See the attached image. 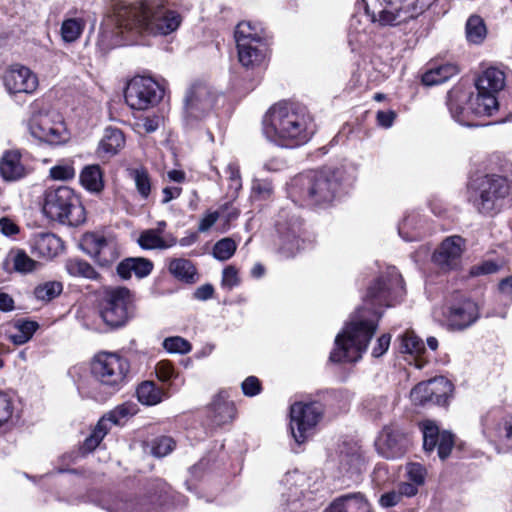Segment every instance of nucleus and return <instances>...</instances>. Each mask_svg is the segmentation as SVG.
I'll list each match as a JSON object with an SVG mask.
<instances>
[{
  "label": "nucleus",
  "instance_id": "obj_29",
  "mask_svg": "<svg viewBox=\"0 0 512 512\" xmlns=\"http://www.w3.org/2000/svg\"><path fill=\"white\" fill-rule=\"evenodd\" d=\"M505 86V74L503 71L490 67L486 69L476 81V90L482 93L496 96Z\"/></svg>",
  "mask_w": 512,
  "mask_h": 512
},
{
  "label": "nucleus",
  "instance_id": "obj_41",
  "mask_svg": "<svg viewBox=\"0 0 512 512\" xmlns=\"http://www.w3.org/2000/svg\"><path fill=\"white\" fill-rule=\"evenodd\" d=\"M467 41L472 44H481L487 36L486 24L482 17L471 15L465 26Z\"/></svg>",
  "mask_w": 512,
  "mask_h": 512
},
{
  "label": "nucleus",
  "instance_id": "obj_63",
  "mask_svg": "<svg viewBox=\"0 0 512 512\" xmlns=\"http://www.w3.org/2000/svg\"><path fill=\"white\" fill-rule=\"evenodd\" d=\"M391 336L389 334H383L377 339V344L372 350V356L378 358L382 356L389 348Z\"/></svg>",
  "mask_w": 512,
  "mask_h": 512
},
{
  "label": "nucleus",
  "instance_id": "obj_60",
  "mask_svg": "<svg viewBox=\"0 0 512 512\" xmlns=\"http://www.w3.org/2000/svg\"><path fill=\"white\" fill-rule=\"evenodd\" d=\"M239 284L238 272L234 266H228L223 270L222 285L228 289Z\"/></svg>",
  "mask_w": 512,
  "mask_h": 512
},
{
  "label": "nucleus",
  "instance_id": "obj_4",
  "mask_svg": "<svg viewBox=\"0 0 512 512\" xmlns=\"http://www.w3.org/2000/svg\"><path fill=\"white\" fill-rule=\"evenodd\" d=\"M340 188L337 175L331 171H308L295 176L289 184V195L302 205L331 203Z\"/></svg>",
  "mask_w": 512,
  "mask_h": 512
},
{
  "label": "nucleus",
  "instance_id": "obj_30",
  "mask_svg": "<svg viewBox=\"0 0 512 512\" xmlns=\"http://www.w3.org/2000/svg\"><path fill=\"white\" fill-rule=\"evenodd\" d=\"M137 242L145 250H163L175 246L177 238L172 233L160 235L153 229H147L141 232Z\"/></svg>",
  "mask_w": 512,
  "mask_h": 512
},
{
  "label": "nucleus",
  "instance_id": "obj_2",
  "mask_svg": "<svg viewBox=\"0 0 512 512\" xmlns=\"http://www.w3.org/2000/svg\"><path fill=\"white\" fill-rule=\"evenodd\" d=\"M166 0H141L116 10L115 31L103 29L100 37L105 49L132 44L142 34L168 35L179 27L181 16L165 8Z\"/></svg>",
  "mask_w": 512,
  "mask_h": 512
},
{
  "label": "nucleus",
  "instance_id": "obj_3",
  "mask_svg": "<svg viewBox=\"0 0 512 512\" xmlns=\"http://www.w3.org/2000/svg\"><path fill=\"white\" fill-rule=\"evenodd\" d=\"M314 119L305 106L279 102L263 118V133L272 143L294 148L307 143L315 133Z\"/></svg>",
  "mask_w": 512,
  "mask_h": 512
},
{
  "label": "nucleus",
  "instance_id": "obj_10",
  "mask_svg": "<svg viewBox=\"0 0 512 512\" xmlns=\"http://www.w3.org/2000/svg\"><path fill=\"white\" fill-rule=\"evenodd\" d=\"M170 490L166 482L156 480L140 499L117 496L109 501L104 508L108 512H161L162 507L170 501Z\"/></svg>",
  "mask_w": 512,
  "mask_h": 512
},
{
  "label": "nucleus",
  "instance_id": "obj_55",
  "mask_svg": "<svg viewBox=\"0 0 512 512\" xmlns=\"http://www.w3.org/2000/svg\"><path fill=\"white\" fill-rule=\"evenodd\" d=\"M13 410L14 405L12 397L8 393L0 391V427L10 420Z\"/></svg>",
  "mask_w": 512,
  "mask_h": 512
},
{
  "label": "nucleus",
  "instance_id": "obj_43",
  "mask_svg": "<svg viewBox=\"0 0 512 512\" xmlns=\"http://www.w3.org/2000/svg\"><path fill=\"white\" fill-rule=\"evenodd\" d=\"M128 176L134 181L136 190L144 200L148 199L152 190L151 178L148 171L143 167L130 168Z\"/></svg>",
  "mask_w": 512,
  "mask_h": 512
},
{
  "label": "nucleus",
  "instance_id": "obj_61",
  "mask_svg": "<svg viewBox=\"0 0 512 512\" xmlns=\"http://www.w3.org/2000/svg\"><path fill=\"white\" fill-rule=\"evenodd\" d=\"M414 223L413 217H405L403 221L399 224L398 232L399 235L405 240V241H414L418 239V235L412 234L410 235L408 233V230L412 227Z\"/></svg>",
  "mask_w": 512,
  "mask_h": 512
},
{
  "label": "nucleus",
  "instance_id": "obj_5",
  "mask_svg": "<svg viewBox=\"0 0 512 512\" xmlns=\"http://www.w3.org/2000/svg\"><path fill=\"white\" fill-rule=\"evenodd\" d=\"M512 189V182L505 176L485 174L472 179L468 186V201L484 216L495 215L501 201Z\"/></svg>",
  "mask_w": 512,
  "mask_h": 512
},
{
  "label": "nucleus",
  "instance_id": "obj_19",
  "mask_svg": "<svg viewBox=\"0 0 512 512\" xmlns=\"http://www.w3.org/2000/svg\"><path fill=\"white\" fill-rule=\"evenodd\" d=\"M479 316L477 304L466 298L451 303L444 312L447 327L451 331H461L470 327Z\"/></svg>",
  "mask_w": 512,
  "mask_h": 512
},
{
  "label": "nucleus",
  "instance_id": "obj_56",
  "mask_svg": "<svg viewBox=\"0 0 512 512\" xmlns=\"http://www.w3.org/2000/svg\"><path fill=\"white\" fill-rule=\"evenodd\" d=\"M156 375L160 381L167 382L176 377V372L169 361H160L156 365Z\"/></svg>",
  "mask_w": 512,
  "mask_h": 512
},
{
  "label": "nucleus",
  "instance_id": "obj_42",
  "mask_svg": "<svg viewBox=\"0 0 512 512\" xmlns=\"http://www.w3.org/2000/svg\"><path fill=\"white\" fill-rule=\"evenodd\" d=\"M65 269L73 277H81L89 280H98L99 273L85 260L79 258L69 259L65 263Z\"/></svg>",
  "mask_w": 512,
  "mask_h": 512
},
{
  "label": "nucleus",
  "instance_id": "obj_8",
  "mask_svg": "<svg viewBox=\"0 0 512 512\" xmlns=\"http://www.w3.org/2000/svg\"><path fill=\"white\" fill-rule=\"evenodd\" d=\"M43 212L50 220L70 226H79L85 221L84 207L74 191L66 186L45 192Z\"/></svg>",
  "mask_w": 512,
  "mask_h": 512
},
{
  "label": "nucleus",
  "instance_id": "obj_64",
  "mask_svg": "<svg viewBox=\"0 0 512 512\" xmlns=\"http://www.w3.org/2000/svg\"><path fill=\"white\" fill-rule=\"evenodd\" d=\"M253 191L261 196L263 199L268 198L273 191L272 184L267 181L256 180L253 182Z\"/></svg>",
  "mask_w": 512,
  "mask_h": 512
},
{
  "label": "nucleus",
  "instance_id": "obj_51",
  "mask_svg": "<svg viewBox=\"0 0 512 512\" xmlns=\"http://www.w3.org/2000/svg\"><path fill=\"white\" fill-rule=\"evenodd\" d=\"M163 348L169 353L187 354L191 351L192 345L180 336H172L164 339Z\"/></svg>",
  "mask_w": 512,
  "mask_h": 512
},
{
  "label": "nucleus",
  "instance_id": "obj_26",
  "mask_svg": "<svg viewBox=\"0 0 512 512\" xmlns=\"http://www.w3.org/2000/svg\"><path fill=\"white\" fill-rule=\"evenodd\" d=\"M364 466V459L359 448L354 446L340 451L339 472L343 478L357 482Z\"/></svg>",
  "mask_w": 512,
  "mask_h": 512
},
{
  "label": "nucleus",
  "instance_id": "obj_22",
  "mask_svg": "<svg viewBox=\"0 0 512 512\" xmlns=\"http://www.w3.org/2000/svg\"><path fill=\"white\" fill-rule=\"evenodd\" d=\"M423 434V449L426 453H431L437 447L440 459H446L454 446V435L448 431H439L438 426L430 420L421 423Z\"/></svg>",
  "mask_w": 512,
  "mask_h": 512
},
{
  "label": "nucleus",
  "instance_id": "obj_1",
  "mask_svg": "<svg viewBox=\"0 0 512 512\" xmlns=\"http://www.w3.org/2000/svg\"><path fill=\"white\" fill-rule=\"evenodd\" d=\"M405 294L403 279L395 267L387 269L369 286L358 308L335 338V348L330 354L332 362H356L366 351L382 315V307L399 303Z\"/></svg>",
  "mask_w": 512,
  "mask_h": 512
},
{
  "label": "nucleus",
  "instance_id": "obj_50",
  "mask_svg": "<svg viewBox=\"0 0 512 512\" xmlns=\"http://www.w3.org/2000/svg\"><path fill=\"white\" fill-rule=\"evenodd\" d=\"M236 243L231 238H223L213 247V255L216 259L225 261L233 256L236 251Z\"/></svg>",
  "mask_w": 512,
  "mask_h": 512
},
{
  "label": "nucleus",
  "instance_id": "obj_47",
  "mask_svg": "<svg viewBox=\"0 0 512 512\" xmlns=\"http://www.w3.org/2000/svg\"><path fill=\"white\" fill-rule=\"evenodd\" d=\"M109 430V427L106 426V419H99L98 423L92 430V433L82 444L81 449L83 452H91L96 449Z\"/></svg>",
  "mask_w": 512,
  "mask_h": 512
},
{
  "label": "nucleus",
  "instance_id": "obj_13",
  "mask_svg": "<svg viewBox=\"0 0 512 512\" xmlns=\"http://www.w3.org/2000/svg\"><path fill=\"white\" fill-rule=\"evenodd\" d=\"M483 436L499 451H512V415L493 409L481 416Z\"/></svg>",
  "mask_w": 512,
  "mask_h": 512
},
{
  "label": "nucleus",
  "instance_id": "obj_28",
  "mask_svg": "<svg viewBox=\"0 0 512 512\" xmlns=\"http://www.w3.org/2000/svg\"><path fill=\"white\" fill-rule=\"evenodd\" d=\"M62 249V240L52 233H40L32 241L33 253L46 259L56 257Z\"/></svg>",
  "mask_w": 512,
  "mask_h": 512
},
{
  "label": "nucleus",
  "instance_id": "obj_45",
  "mask_svg": "<svg viewBox=\"0 0 512 512\" xmlns=\"http://www.w3.org/2000/svg\"><path fill=\"white\" fill-rule=\"evenodd\" d=\"M85 28V21L81 18L65 19L61 26V36L65 42L76 41Z\"/></svg>",
  "mask_w": 512,
  "mask_h": 512
},
{
  "label": "nucleus",
  "instance_id": "obj_27",
  "mask_svg": "<svg viewBox=\"0 0 512 512\" xmlns=\"http://www.w3.org/2000/svg\"><path fill=\"white\" fill-rule=\"evenodd\" d=\"M324 512H373L362 493H348L334 499Z\"/></svg>",
  "mask_w": 512,
  "mask_h": 512
},
{
  "label": "nucleus",
  "instance_id": "obj_18",
  "mask_svg": "<svg viewBox=\"0 0 512 512\" xmlns=\"http://www.w3.org/2000/svg\"><path fill=\"white\" fill-rule=\"evenodd\" d=\"M27 127L30 135L41 142L57 145L66 140L63 123L53 122L47 113H33Z\"/></svg>",
  "mask_w": 512,
  "mask_h": 512
},
{
  "label": "nucleus",
  "instance_id": "obj_6",
  "mask_svg": "<svg viewBox=\"0 0 512 512\" xmlns=\"http://www.w3.org/2000/svg\"><path fill=\"white\" fill-rule=\"evenodd\" d=\"M436 0H361L373 23L395 26L422 14Z\"/></svg>",
  "mask_w": 512,
  "mask_h": 512
},
{
  "label": "nucleus",
  "instance_id": "obj_17",
  "mask_svg": "<svg viewBox=\"0 0 512 512\" xmlns=\"http://www.w3.org/2000/svg\"><path fill=\"white\" fill-rule=\"evenodd\" d=\"M79 246L100 266H109L119 258L117 243L112 236L88 232L82 236Z\"/></svg>",
  "mask_w": 512,
  "mask_h": 512
},
{
  "label": "nucleus",
  "instance_id": "obj_21",
  "mask_svg": "<svg viewBox=\"0 0 512 512\" xmlns=\"http://www.w3.org/2000/svg\"><path fill=\"white\" fill-rule=\"evenodd\" d=\"M277 232L280 238L278 252L283 258L294 257L303 247L302 221L299 217L291 216L286 221L277 222Z\"/></svg>",
  "mask_w": 512,
  "mask_h": 512
},
{
  "label": "nucleus",
  "instance_id": "obj_39",
  "mask_svg": "<svg viewBox=\"0 0 512 512\" xmlns=\"http://www.w3.org/2000/svg\"><path fill=\"white\" fill-rule=\"evenodd\" d=\"M211 417L215 425H222L231 421L234 417L233 404L222 396H217L211 404Z\"/></svg>",
  "mask_w": 512,
  "mask_h": 512
},
{
  "label": "nucleus",
  "instance_id": "obj_52",
  "mask_svg": "<svg viewBox=\"0 0 512 512\" xmlns=\"http://www.w3.org/2000/svg\"><path fill=\"white\" fill-rule=\"evenodd\" d=\"M175 447V441L168 436H160L151 443V453L156 457L168 455Z\"/></svg>",
  "mask_w": 512,
  "mask_h": 512
},
{
  "label": "nucleus",
  "instance_id": "obj_38",
  "mask_svg": "<svg viewBox=\"0 0 512 512\" xmlns=\"http://www.w3.org/2000/svg\"><path fill=\"white\" fill-rule=\"evenodd\" d=\"M136 393L139 402L148 406L156 405L166 397L164 391L151 381L141 383Z\"/></svg>",
  "mask_w": 512,
  "mask_h": 512
},
{
  "label": "nucleus",
  "instance_id": "obj_24",
  "mask_svg": "<svg viewBox=\"0 0 512 512\" xmlns=\"http://www.w3.org/2000/svg\"><path fill=\"white\" fill-rule=\"evenodd\" d=\"M30 168L18 149L6 150L0 158V176L4 181L14 182L26 177Z\"/></svg>",
  "mask_w": 512,
  "mask_h": 512
},
{
  "label": "nucleus",
  "instance_id": "obj_16",
  "mask_svg": "<svg viewBox=\"0 0 512 512\" xmlns=\"http://www.w3.org/2000/svg\"><path fill=\"white\" fill-rule=\"evenodd\" d=\"M216 101V94L206 84H193L184 98V122L193 127L196 122L210 113Z\"/></svg>",
  "mask_w": 512,
  "mask_h": 512
},
{
  "label": "nucleus",
  "instance_id": "obj_46",
  "mask_svg": "<svg viewBox=\"0 0 512 512\" xmlns=\"http://www.w3.org/2000/svg\"><path fill=\"white\" fill-rule=\"evenodd\" d=\"M75 175L76 171L72 159H61L49 170V177L55 181H69L72 180Z\"/></svg>",
  "mask_w": 512,
  "mask_h": 512
},
{
  "label": "nucleus",
  "instance_id": "obj_44",
  "mask_svg": "<svg viewBox=\"0 0 512 512\" xmlns=\"http://www.w3.org/2000/svg\"><path fill=\"white\" fill-rule=\"evenodd\" d=\"M137 407L133 403H124L118 405L113 410L102 416L100 419H106V426L111 429L113 425L121 424V421L135 415Z\"/></svg>",
  "mask_w": 512,
  "mask_h": 512
},
{
  "label": "nucleus",
  "instance_id": "obj_25",
  "mask_svg": "<svg viewBox=\"0 0 512 512\" xmlns=\"http://www.w3.org/2000/svg\"><path fill=\"white\" fill-rule=\"evenodd\" d=\"M463 239L460 236L446 238L433 254V261L443 270L456 267L462 254Z\"/></svg>",
  "mask_w": 512,
  "mask_h": 512
},
{
  "label": "nucleus",
  "instance_id": "obj_37",
  "mask_svg": "<svg viewBox=\"0 0 512 512\" xmlns=\"http://www.w3.org/2000/svg\"><path fill=\"white\" fill-rule=\"evenodd\" d=\"M125 138L121 130L117 128H106L105 134L100 141L99 150L108 155H115L124 146Z\"/></svg>",
  "mask_w": 512,
  "mask_h": 512
},
{
  "label": "nucleus",
  "instance_id": "obj_48",
  "mask_svg": "<svg viewBox=\"0 0 512 512\" xmlns=\"http://www.w3.org/2000/svg\"><path fill=\"white\" fill-rule=\"evenodd\" d=\"M63 286L58 281H49L38 285L34 295L38 300L50 301L62 292Z\"/></svg>",
  "mask_w": 512,
  "mask_h": 512
},
{
  "label": "nucleus",
  "instance_id": "obj_57",
  "mask_svg": "<svg viewBox=\"0 0 512 512\" xmlns=\"http://www.w3.org/2000/svg\"><path fill=\"white\" fill-rule=\"evenodd\" d=\"M426 470L419 463H410L407 466V475L410 481L414 482L416 485H421L425 480Z\"/></svg>",
  "mask_w": 512,
  "mask_h": 512
},
{
  "label": "nucleus",
  "instance_id": "obj_11",
  "mask_svg": "<svg viewBox=\"0 0 512 512\" xmlns=\"http://www.w3.org/2000/svg\"><path fill=\"white\" fill-rule=\"evenodd\" d=\"M135 299L125 287L107 289L100 302V316L111 328L125 326L135 316Z\"/></svg>",
  "mask_w": 512,
  "mask_h": 512
},
{
  "label": "nucleus",
  "instance_id": "obj_14",
  "mask_svg": "<svg viewBox=\"0 0 512 512\" xmlns=\"http://www.w3.org/2000/svg\"><path fill=\"white\" fill-rule=\"evenodd\" d=\"M164 90L148 76H135L126 86L125 101L132 109L145 110L157 105L163 98Z\"/></svg>",
  "mask_w": 512,
  "mask_h": 512
},
{
  "label": "nucleus",
  "instance_id": "obj_59",
  "mask_svg": "<svg viewBox=\"0 0 512 512\" xmlns=\"http://www.w3.org/2000/svg\"><path fill=\"white\" fill-rule=\"evenodd\" d=\"M499 270V265L494 261H485L479 265L471 268L470 273L473 276L488 275L496 273Z\"/></svg>",
  "mask_w": 512,
  "mask_h": 512
},
{
  "label": "nucleus",
  "instance_id": "obj_15",
  "mask_svg": "<svg viewBox=\"0 0 512 512\" xmlns=\"http://www.w3.org/2000/svg\"><path fill=\"white\" fill-rule=\"evenodd\" d=\"M323 414L319 402H296L290 408V430L297 444L304 443L313 433Z\"/></svg>",
  "mask_w": 512,
  "mask_h": 512
},
{
  "label": "nucleus",
  "instance_id": "obj_62",
  "mask_svg": "<svg viewBox=\"0 0 512 512\" xmlns=\"http://www.w3.org/2000/svg\"><path fill=\"white\" fill-rule=\"evenodd\" d=\"M401 499L398 490H392L381 495L379 503L382 507L389 508L397 505Z\"/></svg>",
  "mask_w": 512,
  "mask_h": 512
},
{
  "label": "nucleus",
  "instance_id": "obj_32",
  "mask_svg": "<svg viewBox=\"0 0 512 512\" xmlns=\"http://www.w3.org/2000/svg\"><path fill=\"white\" fill-rule=\"evenodd\" d=\"M399 350L403 354H409L416 360L415 365L418 368L424 366L425 361L421 359L422 354L425 352V345L422 339H420L413 331H406L400 337Z\"/></svg>",
  "mask_w": 512,
  "mask_h": 512
},
{
  "label": "nucleus",
  "instance_id": "obj_49",
  "mask_svg": "<svg viewBox=\"0 0 512 512\" xmlns=\"http://www.w3.org/2000/svg\"><path fill=\"white\" fill-rule=\"evenodd\" d=\"M10 257L14 269L20 273L32 272L37 265L36 261L31 259L23 250H17Z\"/></svg>",
  "mask_w": 512,
  "mask_h": 512
},
{
  "label": "nucleus",
  "instance_id": "obj_34",
  "mask_svg": "<svg viewBox=\"0 0 512 512\" xmlns=\"http://www.w3.org/2000/svg\"><path fill=\"white\" fill-rule=\"evenodd\" d=\"M79 179L81 185L90 192L99 193L104 188L103 172L97 164L85 166Z\"/></svg>",
  "mask_w": 512,
  "mask_h": 512
},
{
  "label": "nucleus",
  "instance_id": "obj_9",
  "mask_svg": "<svg viewBox=\"0 0 512 512\" xmlns=\"http://www.w3.org/2000/svg\"><path fill=\"white\" fill-rule=\"evenodd\" d=\"M238 59L242 66L254 69L264 63L268 44L260 24L250 21L240 22L234 33Z\"/></svg>",
  "mask_w": 512,
  "mask_h": 512
},
{
  "label": "nucleus",
  "instance_id": "obj_7",
  "mask_svg": "<svg viewBox=\"0 0 512 512\" xmlns=\"http://www.w3.org/2000/svg\"><path fill=\"white\" fill-rule=\"evenodd\" d=\"M496 96L477 91L468 94L458 89L448 94V107L453 119L464 126H476L472 116H492L499 109Z\"/></svg>",
  "mask_w": 512,
  "mask_h": 512
},
{
  "label": "nucleus",
  "instance_id": "obj_53",
  "mask_svg": "<svg viewBox=\"0 0 512 512\" xmlns=\"http://www.w3.org/2000/svg\"><path fill=\"white\" fill-rule=\"evenodd\" d=\"M430 380L420 382L417 384L410 393V398L412 402L416 405H424L426 403H430L431 395H430Z\"/></svg>",
  "mask_w": 512,
  "mask_h": 512
},
{
  "label": "nucleus",
  "instance_id": "obj_40",
  "mask_svg": "<svg viewBox=\"0 0 512 512\" xmlns=\"http://www.w3.org/2000/svg\"><path fill=\"white\" fill-rule=\"evenodd\" d=\"M430 385V403L436 405H445L448 397L453 391L452 383L445 377L440 376L430 379Z\"/></svg>",
  "mask_w": 512,
  "mask_h": 512
},
{
  "label": "nucleus",
  "instance_id": "obj_31",
  "mask_svg": "<svg viewBox=\"0 0 512 512\" xmlns=\"http://www.w3.org/2000/svg\"><path fill=\"white\" fill-rule=\"evenodd\" d=\"M152 269L153 263L146 258H127L119 263L117 273L123 279H129L132 274H135L138 278H143L148 276Z\"/></svg>",
  "mask_w": 512,
  "mask_h": 512
},
{
  "label": "nucleus",
  "instance_id": "obj_20",
  "mask_svg": "<svg viewBox=\"0 0 512 512\" xmlns=\"http://www.w3.org/2000/svg\"><path fill=\"white\" fill-rule=\"evenodd\" d=\"M3 84L10 95L32 94L38 87L37 76L26 66L13 64L2 76Z\"/></svg>",
  "mask_w": 512,
  "mask_h": 512
},
{
  "label": "nucleus",
  "instance_id": "obj_35",
  "mask_svg": "<svg viewBox=\"0 0 512 512\" xmlns=\"http://www.w3.org/2000/svg\"><path fill=\"white\" fill-rule=\"evenodd\" d=\"M13 328L15 332H11L8 339L15 345H23L33 337L39 328V324L32 320L18 319L14 321Z\"/></svg>",
  "mask_w": 512,
  "mask_h": 512
},
{
  "label": "nucleus",
  "instance_id": "obj_23",
  "mask_svg": "<svg viewBox=\"0 0 512 512\" xmlns=\"http://www.w3.org/2000/svg\"><path fill=\"white\" fill-rule=\"evenodd\" d=\"M376 445L383 457L395 459L405 454L408 447V439L399 429L385 427L380 433Z\"/></svg>",
  "mask_w": 512,
  "mask_h": 512
},
{
  "label": "nucleus",
  "instance_id": "obj_54",
  "mask_svg": "<svg viewBox=\"0 0 512 512\" xmlns=\"http://www.w3.org/2000/svg\"><path fill=\"white\" fill-rule=\"evenodd\" d=\"M225 173L229 181L228 188L233 195H236L242 188V179L238 163L230 162L225 169Z\"/></svg>",
  "mask_w": 512,
  "mask_h": 512
},
{
  "label": "nucleus",
  "instance_id": "obj_36",
  "mask_svg": "<svg viewBox=\"0 0 512 512\" xmlns=\"http://www.w3.org/2000/svg\"><path fill=\"white\" fill-rule=\"evenodd\" d=\"M459 72L458 67L451 63H446L426 71L422 76V83L426 86L441 84Z\"/></svg>",
  "mask_w": 512,
  "mask_h": 512
},
{
  "label": "nucleus",
  "instance_id": "obj_33",
  "mask_svg": "<svg viewBox=\"0 0 512 512\" xmlns=\"http://www.w3.org/2000/svg\"><path fill=\"white\" fill-rule=\"evenodd\" d=\"M167 267L170 274L180 281L186 283H194L197 281L196 268L188 259L172 258L169 260Z\"/></svg>",
  "mask_w": 512,
  "mask_h": 512
},
{
  "label": "nucleus",
  "instance_id": "obj_58",
  "mask_svg": "<svg viewBox=\"0 0 512 512\" xmlns=\"http://www.w3.org/2000/svg\"><path fill=\"white\" fill-rule=\"evenodd\" d=\"M242 391L245 396L253 397L260 393L261 384L257 377L249 376L242 382Z\"/></svg>",
  "mask_w": 512,
  "mask_h": 512
},
{
  "label": "nucleus",
  "instance_id": "obj_12",
  "mask_svg": "<svg viewBox=\"0 0 512 512\" xmlns=\"http://www.w3.org/2000/svg\"><path fill=\"white\" fill-rule=\"evenodd\" d=\"M128 371V361L116 353L101 352L94 357L91 363V374L105 389L107 395L122 388Z\"/></svg>",
  "mask_w": 512,
  "mask_h": 512
}]
</instances>
